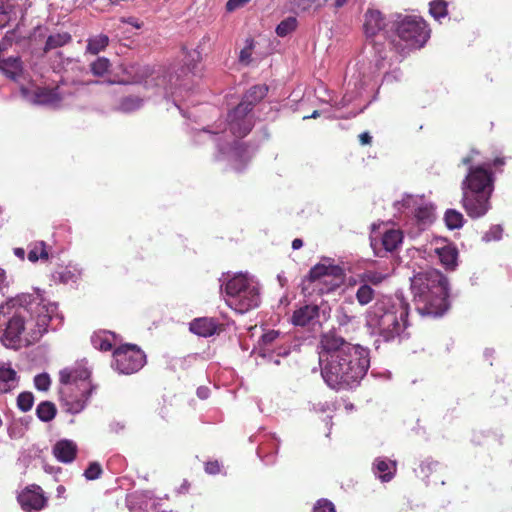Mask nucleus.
<instances>
[{
  "label": "nucleus",
  "mask_w": 512,
  "mask_h": 512,
  "mask_svg": "<svg viewBox=\"0 0 512 512\" xmlns=\"http://www.w3.org/2000/svg\"><path fill=\"white\" fill-rule=\"evenodd\" d=\"M109 44V38L107 35L100 34L93 38L88 39L86 52L92 55H97L99 52L106 49Z\"/></svg>",
  "instance_id": "cd10ccee"
},
{
  "label": "nucleus",
  "mask_w": 512,
  "mask_h": 512,
  "mask_svg": "<svg viewBox=\"0 0 512 512\" xmlns=\"http://www.w3.org/2000/svg\"><path fill=\"white\" fill-rule=\"evenodd\" d=\"M51 380L47 373H41L35 376L34 385L39 391H47L50 387Z\"/></svg>",
  "instance_id": "a19ab883"
},
{
  "label": "nucleus",
  "mask_w": 512,
  "mask_h": 512,
  "mask_svg": "<svg viewBox=\"0 0 512 512\" xmlns=\"http://www.w3.org/2000/svg\"><path fill=\"white\" fill-rule=\"evenodd\" d=\"M504 164H505V158H503V157H496V158H494L492 164H486L484 166L490 170L491 166H493L496 169H498L501 166H503Z\"/></svg>",
  "instance_id": "5fc2aeb1"
},
{
  "label": "nucleus",
  "mask_w": 512,
  "mask_h": 512,
  "mask_svg": "<svg viewBox=\"0 0 512 512\" xmlns=\"http://www.w3.org/2000/svg\"><path fill=\"white\" fill-rule=\"evenodd\" d=\"M386 27L384 16L379 10L368 9L364 15V33L367 38H372Z\"/></svg>",
  "instance_id": "2eb2a0df"
},
{
  "label": "nucleus",
  "mask_w": 512,
  "mask_h": 512,
  "mask_svg": "<svg viewBox=\"0 0 512 512\" xmlns=\"http://www.w3.org/2000/svg\"><path fill=\"white\" fill-rule=\"evenodd\" d=\"M18 502L26 512L41 511L47 506L48 498L39 485L32 484L21 491Z\"/></svg>",
  "instance_id": "f8f14e48"
},
{
  "label": "nucleus",
  "mask_w": 512,
  "mask_h": 512,
  "mask_svg": "<svg viewBox=\"0 0 512 512\" xmlns=\"http://www.w3.org/2000/svg\"><path fill=\"white\" fill-rule=\"evenodd\" d=\"M375 297L374 289L367 284L360 283L356 291V300L361 306L369 304Z\"/></svg>",
  "instance_id": "c756f323"
},
{
  "label": "nucleus",
  "mask_w": 512,
  "mask_h": 512,
  "mask_svg": "<svg viewBox=\"0 0 512 512\" xmlns=\"http://www.w3.org/2000/svg\"><path fill=\"white\" fill-rule=\"evenodd\" d=\"M14 12V6L9 0H0V28L5 27L11 20Z\"/></svg>",
  "instance_id": "2f4dec72"
},
{
  "label": "nucleus",
  "mask_w": 512,
  "mask_h": 512,
  "mask_svg": "<svg viewBox=\"0 0 512 512\" xmlns=\"http://www.w3.org/2000/svg\"><path fill=\"white\" fill-rule=\"evenodd\" d=\"M53 455L62 463H70L76 458L77 445L71 440H60L53 446Z\"/></svg>",
  "instance_id": "a211bd4d"
},
{
  "label": "nucleus",
  "mask_w": 512,
  "mask_h": 512,
  "mask_svg": "<svg viewBox=\"0 0 512 512\" xmlns=\"http://www.w3.org/2000/svg\"><path fill=\"white\" fill-rule=\"evenodd\" d=\"M222 326L214 318L200 317L190 323L189 329L192 333L207 338L219 333L222 330Z\"/></svg>",
  "instance_id": "4468645a"
},
{
  "label": "nucleus",
  "mask_w": 512,
  "mask_h": 512,
  "mask_svg": "<svg viewBox=\"0 0 512 512\" xmlns=\"http://www.w3.org/2000/svg\"><path fill=\"white\" fill-rule=\"evenodd\" d=\"M36 415L42 422H50L57 415L56 405L51 401H42L36 407Z\"/></svg>",
  "instance_id": "bb28decb"
},
{
  "label": "nucleus",
  "mask_w": 512,
  "mask_h": 512,
  "mask_svg": "<svg viewBox=\"0 0 512 512\" xmlns=\"http://www.w3.org/2000/svg\"><path fill=\"white\" fill-rule=\"evenodd\" d=\"M297 28V19L295 17H288L282 20L276 27V34L280 37H285L292 33Z\"/></svg>",
  "instance_id": "f704fd0d"
},
{
  "label": "nucleus",
  "mask_w": 512,
  "mask_h": 512,
  "mask_svg": "<svg viewBox=\"0 0 512 512\" xmlns=\"http://www.w3.org/2000/svg\"><path fill=\"white\" fill-rule=\"evenodd\" d=\"M27 258L32 263H36L38 260L47 261L49 259L48 245L44 241L31 243Z\"/></svg>",
  "instance_id": "b1692460"
},
{
  "label": "nucleus",
  "mask_w": 512,
  "mask_h": 512,
  "mask_svg": "<svg viewBox=\"0 0 512 512\" xmlns=\"http://www.w3.org/2000/svg\"><path fill=\"white\" fill-rule=\"evenodd\" d=\"M249 2H250V0H228L226 3V10L228 12H233V11L245 6Z\"/></svg>",
  "instance_id": "a18cd8bd"
},
{
  "label": "nucleus",
  "mask_w": 512,
  "mask_h": 512,
  "mask_svg": "<svg viewBox=\"0 0 512 512\" xmlns=\"http://www.w3.org/2000/svg\"><path fill=\"white\" fill-rule=\"evenodd\" d=\"M14 254L16 257H18L20 260H24L25 259V250L21 247H16L14 248L13 250Z\"/></svg>",
  "instance_id": "4d7b16f0"
},
{
  "label": "nucleus",
  "mask_w": 512,
  "mask_h": 512,
  "mask_svg": "<svg viewBox=\"0 0 512 512\" xmlns=\"http://www.w3.org/2000/svg\"><path fill=\"white\" fill-rule=\"evenodd\" d=\"M396 35L408 48H421L430 38L426 21L418 16H404L394 24Z\"/></svg>",
  "instance_id": "6e6552de"
},
{
  "label": "nucleus",
  "mask_w": 512,
  "mask_h": 512,
  "mask_svg": "<svg viewBox=\"0 0 512 512\" xmlns=\"http://www.w3.org/2000/svg\"><path fill=\"white\" fill-rule=\"evenodd\" d=\"M102 472V467L98 462H91L85 470L84 476L87 480H96L101 476Z\"/></svg>",
  "instance_id": "ea45409f"
},
{
  "label": "nucleus",
  "mask_w": 512,
  "mask_h": 512,
  "mask_svg": "<svg viewBox=\"0 0 512 512\" xmlns=\"http://www.w3.org/2000/svg\"><path fill=\"white\" fill-rule=\"evenodd\" d=\"M226 302L238 313H246L260 304L258 288L244 275L231 278L225 285Z\"/></svg>",
  "instance_id": "0eeeda50"
},
{
  "label": "nucleus",
  "mask_w": 512,
  "mask_h": 512,
  "mask_svg": "<svg viewBox=\"0 0 512 512\" xmlns=\"http://www.w3.org/2000/svg\"><path fill=\"white\" fill-rule=\"evenodd\" d=\"M302 246H303V241H302V239H300V238H295V239L292 241V248H293L294 250L300 249Z\"/></svg>",
  "instance_id": "13d9d810"
},
{
  "label": "nucleus",
  "mask_w": 512,
  "mask_h": 512,
  "mask_svg": "<svg viewBox=\"0 0 512 512\" xmlns=\"http://www.w3.org/2000/svg\"><path fill=\"white\" fill-rule=\"evenodd\" d=\"M247 105L240 102L227 115L229 129L237 138H243L248 135L255 125L253 109Z\"/></svg>",
  "instance_id": "9b49d317"
},
{
  "label": "nucleus",
  "mask_w": 512,
  "mask_h": 512,
  "mask_svg": "<svg viewBox=\"0 0 512 512\" xmlns=\"http://www.w3.org/2000/svg\"><path fill=\"white\" fill-rule=\"evenodd\" d=\"M34 404V396L31 392H22L17 397V407L22 412H28L31 410Z\"/></svg>",
  "instance_id": "e433bc0d"
},
{
  "label": "nucleus",
  "mask_w": 512,
  "mask_h": 512,
  "mask_svg": "<svg viewBox=\"0 0 512 512\" xmlns=\"http://www.w3.org/2000/svg\"><path fill=\"white\" fill-rule=\"evenodd\" d=\"M166 401L163 399V402H158L157 407L155 408V411L158 412L159 416L161 418H166L167 410H166Z\"/></svg>",
  "instance_id": "8fccbe9b"
},
{
  "label": "nucleus",
  "mask_w": 512,
  "mask_h": 512,
  "mask_svg": "<svg viewBox=\"0 0 512 512\" xmlns=\"http://www.w3.org/2000/svg\"><path fill=\"white\" fill-rule=\"evenodd\" d=\"M346 273L343 267L332 261L320 262L311 267L301 281V293L307 296H322L335 291L345 282Z\"/></svg>",
  "instance_id": "423d86ee"
},
{
  "label": "nucleus",
  "mask_w": 512,
  "mask_h": 512,
  "mask_svg": "<svg viewBox=\"0 0 512 512\" xmlns=\"http://www.w3.org/2000/svg\"><path fill=\"white\" fill-rule=\"evenodd\" d=\"M370 313V321L386 342L399 337L408 325L409 306L403 301L391 304L389 299L378 300Z\"/></svg>",
  "instance_id": "39448f33"
},
{
  "label": "nucleus",
  "mask_w": 512,
  "mask_h": 512,
  "mask_svg": "<svg viewBox=\"0 0 512 512\" xmlns=\"http://www.w3.org/2000/svg\"><path fill=\"white\" fill-rule=\"evenodd\" d=\"M130 68L135 71V75L131 80L133 83H140L152 74V70L149 66L133 65Z\"/></svg>",
  "instance_id": "4c0bfd02"
},
{
  "label": "nucleus",
  "mask_w": 512,
  "mask_h": 512,
  "mask_svg": "<svg viewBox=\"0 0 512 512\" xmlns=\"http://www.w3.org/2000/svg\"><path fill=\"white\" fill-rule=\"evenodd\" d=\"M320 308L316 304H307L293 312L292 323L295 326H307L319 318Z\"/></svg>",
  "instance_id": "dca6fc26"
},
{
  "label": "nucleus",
  "mask_w": 512,
  "mask_h": 512,
  "mask_svg": "<svg viewBox=\"0 0 512 512\" xmlns=\"http://www.w3.org/2000/svg\"><path fill=\"white\" fill-rule=\"evenodd\" d=\"M313 512H336V509L330 500L322 498L315 503Z\"/></svg>",
  "instance_id": "37998d69"
},
{
  "label": "nucleus",
  "mask_w": 512,
  "mask_h": 512,
  "mask_svg": "<svg viewBox=\"0 0 512 512\" xmlns=\"http://www.w3.org/2000/svg\"><path fill=\"white\" fill-rule=\"evenodd\" d=\"M16 371L10 367H0V394L7 393L14 388Z\"/></svg>",
  "instance_id": "a878e982"
},
{
  "label": "nucleus",
  "mask_w": 512,
  "mask_h": 512,
  "mask_svg": "<svg viewBox=\"0 0 512 512\" xmlns=\"http://www.w3.org/2000/svg\"><path fill=\"white\" fill-rule=\"evenodd\" d=\"M361 145H370L372 143V137L368 132H363L358 136Z\"/></svg>",
  "instance_id": "603ef678"
},
{
  "label": "nucleus",
  "mask_w": 512,
  "mask_h": 512,
  "mask_svg": "<svg viewBox=\"0 0 512 512\" xmlns=\"http://www.w3.org/2000/svg\"><path fill=\"white\" fill-rule=\"evenodd\" d=\"M75 274L68 269H62L53 273V279L63 284H67L70 281H74Z\"/></svg>",
  "instance_id": "79ce46f5"
},
{
  "label": "nucleus",
  "mask_w": 512,
  "mask_h": 512,
  "mask_svg": "<svg viewBox=\"0 0 512 512\" xmlns=\"http://www.w3.org/2000/svg\"><path fill=\"white\" fill-rule=\"evenodd\" d=\"M57 491H58L59 494L63 493V492H65V487L60 485V486H58Z\"/></svg>",
  "instance_id": "e2e57ef3"
},
{
  "label": "nucleus",
  "mask_w": 512,
  "mask_h": 512,
  "mask_svg": "<svg viewBox=\"0 0 512 512\" xmlns=\"http://www.w3.org/2000/svg\"><path fill=\"white\" fill-rule=\"evenodd\" d=\"M403 234L398 229H389L384 232L379 242L371 240V246L376 256L383 257L387 252H393L402 243Z\"/></svg>",
  "instance_id": "ddd939ff"
},
{
  "label": "nucleus",
  "mask_w": 512,
  "mask_h": 512,
  "mask_svg": "<svg viewBox=\"0 0 512 512\" xmlns=\"http://www.w3.org/2000/svg\"><path fill=\"white\" fill-rule=\"evenodd\" d=\"M319 115H320L319 111L315 110L308 118H317Z\"/></svg>",
  "instance_id": "680f3d73"
},
{
  "label": "nucleus",
  "mask_w": 512,
  "mask_h": 512,
  "mask_svg": "<svg viewBox=\"0 0 512 512\" xmlns=\"http://www.w3.org/2000/svg\"><path fill=\"white\" fill-rule=\"evenodd\" d=\"M444 220L446 223V226L453 230V229H459L463 226L464 217L462 213L455 209H448L445 212Z\"/></svg>",
  "instance_id": "c85d7f7f"
},
{
  "label": "nucleus",
  "mask_w": 512,
  "mask_h": 512,
  "mask_svg": "<svg viewBox=\"0 0 512 512\" xmlns=\"http://www.w3.org/2000/svg\"><path fill=\"white\" fill-rule=\"evenodd\" d=\"M374 466L382 482L390 481L397 470L396 462L386 459H376Z\"/></svg>",
  "instance_id": "5701e85b"
},
{
  "label": "nucleus",
  "mask_w": 512,
  "mask_h": 512,
  "mask_svg": "<svg viewBox=\"0 0 512 512\" xmlns=\"http://www.w3.org/2000/svg\"><path fill=\"white\" fill-rule=\"evenodd\" d=\"M252 55V46H246L240 51L239 60L242 63H249Z\"/></svg>",
  "instance_id": "de8ad7c7"
},
{
  "label": "nucleus",
  "mask_w": 512,
  "mask_h": 512,
  "mask_svg": "<svg viewBox=\"0 0 512 512\" xmlns=\"http://www.w3.org/2000/svg\"><path fill=\"white\" fill-rule=\"evenodd\" d=\"M90 372L87 369L62 370L60 382L66 387H77L82 381H89Z\"/></svg>",
  "instance_id": "412c9836"
},
{
  "label": "nucleus",
  "mask_w": 512,
  "mask_h": 512,
  "mask_svg": "<svg viewBox=\"0 0 512 512\" xmlns=\"http://www.w3.org/2000/svg\"><path fill=\"white\" fill-rule=\"evenodd\" d=\"M53 311L54 308L47 306L37 297L26 302L25 306L18 307L6 323L2 335L5 345H18L27 330L33 340L40 338L47 332Z\"/></svg>",
  "instance_id": "f03ea898"
},
{
  "label": "nucleus",
  "mask_w": 512,
  "mask_h": 512,
  "mask_svg": "<svg viewBox=\"0 0 512 512\" xmlns=\"http://www.w3.org/2000/svg\"><path fill=\"white\" fill-rule=\"evenodd\" d=\"M121 22L123 23H127V24H130L132 25L133 27L137 28V29H140L142 27V23H140L136 18L134 17H129V18H124L122 17L121 18Z\"/></svg>",
  "instance_id": "864d4df0"
},
{
  "label": "nucleus",
  "mask_w": 512,
  "mask_h": 512,
  "mask_svg": "<svg viewBox=\"0 0 512 512\" xmlns=\"http://www.w3.org/2000/svg\"><path fill=\"white\" fill-rule=\"evenodd\" d=\"M23 71L22 61L19 56L0 58V72L11 80H17Z\"/></svg>",
  "instance_id": "aec40b11"
},
{
  "label": "nucleus",
  "mask_w": 512,
  "mask_h": 512,
  "mask_svg": "<svg viewBox=\"0 0 512 512\" xmlns=\"http://www.w3.org/2000/svg\"><path fill=\"white\" fill-rule=\"evenodd\" d=\"M143 104V99L138 97V96H134V95H130V96H126V97H123L120 101V109L124 112H132L134 110H137L139 109Z\"/></svg>",
  "instance_id": "72a5a7b5"
},
{
  "label": "nucleus",
  "mask_w": 512,
  "mask_h": 512,
  "mask_svg": "<svg viewBox=\"0 0 512 512\" xmlns=\"http://www.w3.org/2000/svg\"><path fill=\"white\" fill-rule=\"evenodd\" d=\"M317 0H294L295 5L301 9L302 11H306L310 9ZM328 2V0H324V3Z\"/></svg>",
  "instance_id": "49530a36"
},
{
  "label": "nucleus",
  "mask_w": 512,
  "mask_h": 512,
  "mask_svg": "<svg viewBox=\"0 0 512 512\" xmlns=\"http://www.w3.org/2000/svg\"><path fill=\"white\" fill-rule=\"evenodd\" d=\"M471 162H472L471 157H465L462 159V164H464V165H469Z\"/></svg>",
  "instance_id": "052dcab7"
},
{
  "label": "nucleus",
  "mask_w": 512,
  "mask_h": 512,
  "mask_svg": "<svg viewBox=\"0 0 512 512\" xmlns=\"http://www.w3.org/2000/svg\"><path fill=\"white\" fill-rule=\"evenodd\" d=\"M111 63L106 57H98L90 64V71L94 76L103 77L110 70Z\"/></svg>",
  "instance_id": "7c9ffc66"
},
{
  "label": "nucleus",
  "mask_w": 512,
  "mask_h": 512,
  "mask_svg": "<svg viewBox=\"0 0 512 512\" xmlns=\"http://www.w3.org/2000/svg\"><path fill=\"white\" fill-rule=\"evenodd\" d=\"M415 309L422 316H440L448 309V281L438 270L420 271L411 279Z\"/></svg>",
  "instance_id": "7ed1b4c3"
},
{
  "label": "nucleus",
  "mask_w": 512,
  "mask_h": 512,
  "mask_svg": "<svg viewBox=\"0 0 512 512\" xmlns=\"http://www.w3.org/2000/svg\"><path fill=\"white\" fill-rule=\"evenodd\" d=\"M268 90V86L265 84L254 85L245 92L240 102L249 104L248 106L254 109L266 97Z\"/></svg>",
  "instance_id": "4be33fe9"
},
{
  "label": "nucleus",
  "mask_w": 512,
  "mask_h": 512,
  "mask_svg": "<svg viewBox=\"0 0 512 512\" xmlns=\"http://www.w3.org/2000/svg\"><path fill=\"white\" fill-rule=\"evenodd\" d=\"M318 349L321 376L333 390L357 387L368 371V351L349 343L335 330L320 335Z\"/></svg>",
  "instance_id": "f257e3e1"
},
{
  "label": "nucleus",
  "mask_w": 512,
  "mask_h": 512,
  "mask_svg": "<svg viewBox=\"0 0 512 512\" xmlns=\"http://www.w3.org/2000/svg\"><path fill=\"white\" fill-rule=\"evenodd\" d=\"M430 14L437 20L448 14L447 3L443 0H434L430 3Z\"/></svg>",
  "instance_id": "c9c22d12"
},
{
  "label": "nucleus",
  "mask_w": 512,
  "mask_h": 512,
  "mask_svg": "<svg viewBox=\"0 0 512 512\" xmlns=\"http://www.w3.org/2000/svg\"><path fill=\"white\" fill-rule=\"evenodd\" d=\"M62 101L58 87H37L33 92L32 102L38 105H55Z\"/></svg>",
  "instance_id": "f3484780"
},
{
  "label": "nucleus",
  "mask_w": 512,
  "mask_h": 512,
  "mask_svg": "<svg viewBox=\"0 0 512 512\" xmlns=\"http://www.w3.org/2000/svg\"><path fill=\"white\" fill-rule=\"evenodd\" d=\"M146 362L144 352L134 344H124L113 352L112 367L121 374H132L139 371Z\"/></svg>",
  "instance_id": "1a4fd4ad"
},
{
  "label": "nucleus",
  "mask_w": 512,
  "mask_h": 512,
  "mask_svg": "<svg viewBox=\"0 0 512 512\" xmlns=\"http://www.w3.org/2000/svg\"><path fill=\"white\" fill-rule=\"evenodd\" d=\"M462 207L472 219H478L491 209L494 177L484 165L471 166L461 183Z\"/></svg>",
  "instance_id": "20e7f679"
},
{
  "label": "nucleus",
  "mask_w": 512,
  "mask_h": 512,
  "mask_svg": "<svg viewBox=\"0 0 512 512\" xmlns=\"http://www.w3.org/2000/svg\"><path fill=\"white\" fill-rule=\"evenodd\" d=\"M429 216L430 211L427 208H418L416 211V217L421 221L428 219Z\"/></svg>",
  "instance_id": "3c124183"
},
{
  "label": "nucleus",
  "mask_w": 512,
  "mask_h": 512,
  "mask_svg": "<svg viewBox=\"0 0 512 512\" xmlns=\"http://www.w3.org/2000/svg\"><path fill=\"white\" fill-rule=\"evenodd\" d=\"M6 279V272L0 267V290H2L4 287H7L8 284Z\"/></svg>",
  "instance_id": "6e6d98bb"
},
{
  "label": "nucleus",
  "mask_w": 512,
  "mask_h": 512,
  "mask_svg": "<svg viewBox=\"0 0 512 512\" xmlns=\"http://www.w3.org/2000/svg\"><path fill=\"white\" fill-rule=\"evenodd\" d=\"M93 346L100 351H110L113 347L111 341L107 337L95 335L92 337Z\"/></svg>",
  "instance_id": "58836bf2"
},
{
  "label": "nucleus",
  "mask_w": 512,
  "mask_h": 512,
  "mask_svg": "<svg viewBox=\"0 0 512 512\" xmlns=\"http://www.w3.org/2000/svg\"><path fill=\"white\" fill-rule=\"evenodd\" d=\"M90 381H82L77 387H65L61 390V402L65 411L71 414L80 413L92 392Z\"/></svg>",
  "instance_id": "9d476101"
},
{
  "label": "nucleus",
  "mask_w": 512,
  "mask_h": 512,
  "mask_svg": "<svg viewBox=\"0 0 512 512\" xmlns=\"http://www.w3.org/2000/svg\"><path fill=\"white\" fill-rule=\"evenodd\" d=\"M280 336V332L277 330H269L268 332L264 333L260 338V344L263 347H269L272 345Z\"/></svg>",
  "instance_id": "c03bdc74"
},
{
  "label": "nucleus",
  "mask_w": 512,
  "mask_h": 512,
  "mask_svg": "<svg viewBox=\"0 0 512 512\" xmlns=\"http://www.w3.org/2000/svg\"><path fill=\"white\" fill-rule=\"evenodd\" d=\"M441 264L447 270H454L457 266L458 250L451 243H445L441 247L435 248Z\"/></svg>",
  "instance_id": "6ab92c4d"
},
{
  "label": "nucleus",
  "mask_w": 512,
  "mask_h": 512,
  "mask_svg": "<svg viewBox=\"0 0 512 512\" xmlns=\"http://www.w3.org/2000/svg\"><path fill=\"white\" fill-rule=\"evenodd\" d=\"M72 41V36L68 32L56 33L48 36L45 46L44 52L47 53L50 50L63 47L64 45L70 43Z\"/></svg>",
  "instance_id": "393cba45"
},
{
  "label": "nucleus",
  "mask_w": 512,
  "mask_h": 512,
  "mask_svg": "<svg viewBox=\"0 0 512 512\" xmlns=\"http://www.w3.org/2000/svg\"><path fill=\"white\" fill-rule=\"evenodd\" d=\"M347 1L348 0H335L334 6L336 8H341L347 3Z\"/></svg>",
  "instance_id": "bf43d9fd"
},
{
  "label": "nucleus",
  "mask_w": 512,
  "mask_h": 512,
  "mask_svg": "<svg viewBox=\"0 0 512 512\" xmlns=\"http://www.w3.org/2000/svg\"><path fill=\"white\" fill-rule=\"evenodd\" d=\"M205 471L209 474H217L220 472V465L217 461H209L205 464Z\"/></svg>",
  "instance_id": "09e8293b"
},
{
  "label": "nucleus",
  "mask_w": 512,
  "mask_h": 512,
  "mask_svg": "<svg viewBox=\"0 0 512 512\" xmlns=\"http://www.w3.org/2000/svg\"><path fill=\"white\" fill-rule=\"evenodd\" d=\"M386 276L380 272L373 270H366L359 275V282L367 285H379L383 282Z\"/></svg>",
  "instance_id": "473e14b6"
}]
</instances>
